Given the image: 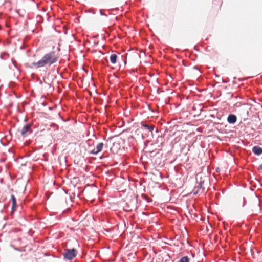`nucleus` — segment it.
<instances>
[{
	"instance_id": "obj_1",
	"label": "nucleus",
	"mask_w": 262,
	"mask_h": 262,
	"mask_svg": "<svg viewBox=\"0 0 262 262\" xmlns=\"http://www.w3.org/2000/svg\"><path fill=\"white\" fill-rule=\"evenodd\" d=\"M58 59V57L56 55L54 51L50 52L45 54L38 62L32 63L31 67L39 68L43 67L46 64L50 66L56 62Z\"/></svg>"
},
{
	"instance_id": "obj_2",
	"label": "nucleus",
	"mask_w": 262,
	"mask_h": 262,
	"mask_svg": "<svg viewBox=\"0 0 262 262\" xmlns=\"http://www.w3.org/2000/svg\"><path fill=\"white\" fill-rule=\"evenodd\" d=\"M77 253V251L75 249H65V251L63 253V255L65 259L72 260L76 257Z\"/></svg>"
},
{
	"instance_id": "obj_3",
	"label": "nucleus",
	"mask_w": 262,
	"mask_h": 262,
	"mask_svg": "<svg viewBox=\"0 0 262 262\" xmlns=\"http://www.w3.org/2000/svg\"><path fill=\"white\" fill-rule=\"evenodd\" d=\"M20 134L21 136L23 137L26 136L32 132V129L31 128V125L30 124H27L24 125L20 130Z\"/></svg>"
},
{
	"instance_id": "obj_4",
	"label": "nucleus",
	"mask_w": 262,
	"mask_h": 262,
	"mask_svg": "<svg viewBox=\"0 0 262 262\" xmlns=\"http://www.w3.org/2000/svg\"><path fill=\"white\" fill-rule=\"evenodd\" d=\"M103 147V143H99L93 150L91 151V153L94 155H96L100 152Z\"/></svg>"
},
{
	"instance_id": "obj_5",
	"label": "nucleus",
	"mask_w": 262,
	"mask_h": 262,
	"mask_svg": "<svg viewBox=\"0 0 262 262\" xmlns=\"http://www.w3.org/2000/svg\"><path fill=\"white\" fill-rule=\"evenodd\" d=\"M237 117L235 115L230 114L227 118V121L231 124H234L236 122Z\"/></svg>"
},
{
	"instance_id": "obj_6",
	"label": "nucleus",
	"mask_w": 262,
	"mask_h": 262,
	"mask_svg": "<svg viewBox=\"0 0 262 262\" xmlns=\"http://www.w3.org/2000/svg\"><path fill=\"white\" fill-rule=\"evenodd\" d=\"M252 151L255 155H260L262 154V148L258 146H256L253 147Z\"/></svg>"
},
{
	"instance_id": "obj_7",
	"label": "nucleus",
	"mask_w": 262,
	"mask_h": 262,
	"mask_svg": "<svg viewBox=\"0 0 262 262\" xmlns=\"http://www.w3.org/2000/svg\"><path fill=\"white\" fill-rule=\"evenodd\" d=\"M117 55L115 54H112L110 56V61L112 64H115L117 62Z\"/></svg>"
},
{
	"instance_id": "obj_8",
	"label": "nucleus",
	"mask_w": 262,
	"mask_h": 262,
	"mask_svg": "<svg viewBox=\"0 0 262 262\" xmlns=\"http://www.w3.org/2000/svg\"><path fill=\"white\" fill-rule=\"evenodd\" d=\"M11 199L12 203V209L13 210L16 206V200L14 195H11Z\"/></svg>"
},
{
	"instance_id": "obj_9",
	"label": "nucleus",
	"mask_w": 262,
	"mask_h": 262,
	"mask_svg": "<svg viewBox=\"0 0 262 262\" xmlns=\"http://www.w3.org/2000/svg\"><path fill=\"white\" fill-rule=\"evenodd\" d=\"M143 127L145 128V129H147L151 132H152L154 129V127L152 126H149L147 124H144L143 125Z\"/></svg>"
},
{
	"instance_id": "obj_10",
	"label": "nucleus",
	"mask_w": 262,
	"mask_h": 262,
	"mask_svg": "<svg viewBox=\"0 0 262 262\" xmlns=\"http://www.w3.org/2000/svg\"><path fill=\"white\" fill-rule=\"evenodd\" d=\"M179 262H189V258L188 256L183 257L179 261Z\"/></svg>"
},
{
	"instance_id": "obj_11",
	"label": "nucleus",
	"mask_w": 262,
	"mask_h": 262,
	"mask_svg": "<svg viewBox=\"0 0 262 262\" xmlns=\"http://www.w3.org/2000/svg\"><path fill=\"white\" fill-rule=\"evenodd\" d=\"M8 54L6 52H2L0 54V58L2 59H4V56L7 55Z\"/></svg>"
},
{
	"instance_id": "obj_12",
	"label": "nucleus",
	"mask_w": 262,
	"mask_h": 262,
	"mask_svg": "<svg viewBox=\"0 0 262 262\" xmlns=\"http://www.w3.org/2000/svg\"><path fill=\"white\" fill-rule=\"evenodd\" d=\"M100 15H102V16H107V15L103 13L102 11V10H100Z\"/></svg>"
},
{
	"instance_id": "obj_13",
	"label": "nucleus",
	"mask_w": 262,
	"mask_h": 262,
	"mask_svg": "<svg viewBox=\"0 0 262 262\" xmlns=\"http://www.w3.org/2000/svg\"><path fill=\"white\" fill-rule=\"evenodd\" d=\"M203 183V182H200L199 184L198 187H200V188H201L202 187V184Z\"/></svg>"
},
{
	"instance_id": "obj_14",
	"label": "nucleus",
	"mask_w": 262,
	"mask_h": 262,
	"mask_svg": "<svg viewBox=\"0 0 262 262\" xmlns=\"http://www.w3.org/2000/svg\"><path fill=\"white\" fill-rule=\"evenodd\" d=\"M258 170H261L262 169V164H260V165L258 166Z\"/></svg>"
},
{
	"instance_id": "obj_15",
	"label": "nucleus",
	"mask_w": 262,
	"mask_h": 262,
	"mask_svg": "<svg viewBox=\"0 0 262 262\" xmlns=\"http://www.w3.org/2000/svg\"><path fill=\"white\" fill-rule=\"evenodd\" d=\"M193 191H194V192H193L194 194H196L199 192V190L198 189L197 190H196V191H195V189H194Z\"/></svg>"
},
{
	"instance_id": "obj_16",
	"label": "nucleus",
	"mask_w": 262,
	"mask_h": 262,
	"mask_svg": "<svg viewBox=\"0 0 262 262\" xmlns=\"http://www.w3.org/2000/svg\"><path fill=\"white\" fill-rule=\"evenodd\" d=\"M122 61H123L124 64V66H125V64H126V60H124L122 59Z\"/></svg>"
},
{
	"instance_id": "obj_17",
	"label": "nucleus",
	"mask_w": 262,
	"mask_h": 262,
	"mask_svg": "<svg viewBox=\"0 0 262 262\" xmlns=\"http://www.w3.org/2000/svg\"><path fill=\"white\" fill-rule=\"evenodd\" d=\"M60 84L63 88H65V86L63 85V83L61 82Z\"/></svg>"
},
{
	"instance_id": "obj_18",
	"label": "nucleus",
	"mask_w": 262,
	"mask_h": 262,
	"mask_svg": "<svg viewBox=\"0 0 262 262\" xmlns=\"http://www.w3.org/2000/svg\"><path fill=\"white\" fill-rule=\"evenodd\" d=\"M71 85L70 83L68 84V86L69 87V88H71V85Z\"/></svg>"
},
{
	"instance_id": "obj_19",
	"label": "nucleus",
	"mask_w": 262,
	"mask_h": 262,
	"mask_svg": "<svg viewBox=\"0 0 262 262\" xmlns=\"http://www.w3.org/2000/svg\"><path fill=\"white\" fill-rule=\"evenodd\" d=\"M223 82H226L225 81H224L223 79H222V81Z\"/></svg>"
},
{
	"instance_id": "obj_20",
	"label": "nucleus",
	"mask_w": 262,
	"mask_h": 262,
	"mask_svg": "<svg viewBox=\"0 0 262 262\" xmlns=\"http://www.w3.org/2000/svg\"><path fill=\"white\" fill-rule=\"evenodd\" d=\"M93 86H95V83H93Z\"/></svg>"
}]
</instances>
